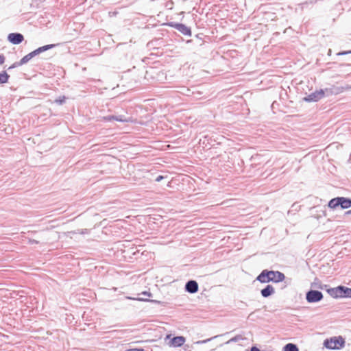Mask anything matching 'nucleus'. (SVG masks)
Returning <instances> with one entry per match:
<instances>
[{
	"label": "nucleus",
	"instance_id": "f257e3e1",
	"mask_svg": "<svg viewBox=\"0 0 351 351\" xmlns=\"http://www.w3.org/2000/svg\"><path fill=\"white\" fill-rule=\"evenodd\" d=\"M284 274L278 271L263 270L256 278L257 280L262 283H267L270 281L274 282H282L285 280Z\"/></svg>",
	"mask_w": 351,
	"mask_h": 351
},
{
	"label": "nucleus",
	"instance_id": "f03ea898",
	"mask_svg": "<svg viewBox=\"0 0 351 351\" xmlns=\"http://www.w3.org/2000/svg\"><path fill=\"white\" fill-rule=\"evenodd\" d=\"M328 206L331 209H336L338 206L346 209L351 207V199L344 197H335L329 201Z\"/></svg>",
	"mask_w": 351,
	"mask_h": 351
},
{
	"label": "nucleus",
	"instance_id": "7ed1b4c3",
	"mask_svg": "<svg viewBox=\"0 0 351 351\" xmlns=\"http://www.w3.org/2000/svg\"><path fill=\"white\" fill-rule=\"evenodd\" d=\"M329 295L333 298H351V289L344 286H338L327 290Z\"/></svg>",
	"mask_w": 351,
	"mask_h": 351
},
{
	"label": "nucleus",
	"instance_id": "20e7f679",
	"mask_svg": "<svg viewBox=\"0 0 351 351\" xmlns=\"http://www.w3.org/2000/svg\"><path fill=\"white\" fill-rule=\"evenodd\" d=\"M345 340L341 337H334L327 339L324 342V346L330 350H339L344 346Z\"/></svg>",
	"mask_w": 351,
	"mask_h": 351
},
{
	"label": "nucleus",
	"instance_id": "39448f33",
	"mask_svg": "<svg viewBox=\"0 0 351 351\" xmlns=\"http://www.w3.org/2000/svg\"><path fill=\"white\" fill-rule=\"evenodd\" d=\"M328 91V88H326L325 90L320 89L319 90H316L304 97V100L307 102L317 101L322 99L325 96V93H327Z\"/></svg>",
	"mask_w": 351,
	"mask_h": 351
},
{
	"label": "nucleus",
	"instance_id": "423d86ee",
	"mask_svg": "<svg viewBox=\"0 0 351 351\" xmlns=\"http://www.w3.org/2000/svg\"><path fill=\"white\" fill-rule=\"evenodd\" d=\"M323 294L321 291L317 290H310L306 294V299L309 303L317 302L322 300Z\"/></svg>",
	"mask_w": 351,
	"mask_h": 351
},
{
	"label": "nucleus",
	"instance_id": "0eeeda50",
	"mask_svg": "<svg viewBox=\"0 0 351 351\" xmlns=\"http://www.w3.org/2000/svg\"><path fill=\"white\" fill-rule=\"evenodd\" d=\"M8 40L14 45H19L23 42L24 37L20 33H10L8 34Z\"/></svg>",
	"mask_w": 351,
	"mask_h": 351
},
{
	"label": "nucleus",
	"instance_id": "6e6552de",
	"mask_svg": "<svg viewBox=\"0 0 351 351\" xmlns=\"http://www.w3.org/2000/svg\"><path fill=\"white\" fill-rule=\"evenodd\" d=\"M171 26L185 36H190L191 35V29L186 26L184 24L175 23L173 25H171Z\"/></svg>",
	"mask_w": 351,
	"mask_h": 351
},
{
	"label": "nucleus",
	"instance_id": "1a4fd4ad",
	"mask_svg": "<svg viewBox=\"0 0 351 351\" xmlns=\"http://www.w3.org/2000/svg\"><path fill=\"white\" fill-rule=\"evenodd\" d=\"M185 290L190 293H195L198 291V284L195 280H189L185 285Z\"/></svg>",
	"mask_w": 351,
	"mask_h": 351
},
{
	"label": "nucleus",
	"instance_id": "9d476101",
	"mask_svg": "<svg viewBox=\"0 0 351 351\" xmlns=\"http://www.w3.org/2000/svg\"><path fill=\"white\" fill-rule=\"evenodd\" d=\"M55 47V45L53 44H51V45H45V46H43V47H38V49H36V50L32 51L29 53V56H31V58H34V56L47 51V50H49L50 49H52Z\"/></svg>",
	"mask_w": 351,
	"mask_h": 351
},
{
	"label": "nucleus",
	"instance_id": "9b49d317",
	"mask_svg": "<svg viewBox=\"0 0 351 351\" xmlns=\"http://www.w3.org/2000/svg\"><path fill=\"white\" fill-rule=\"evenodd\" d=\"M185 342V338L182 336H177L171 339L170 343L173 347H180Z\"/></svg>",
	"mask_w": 351,
	"mask_h": 351
},
{
	"label": "nucleus",
	"instance_id": "f8f14e48",
	"mask_svg": "<svg viewBox=\"0 0 351 351\" xmlns=\"http://www.w3.org/2000/svg\"><path fill=\"white\" fill-rule=\"evenodd\" d=\"M274 288L271 285H267L266 287L263 289L261 291V295L264 298H267L274 293Z\"/></svg>",
	"mask_w": 351,
	"mask_h": 351
},
{
	"label": "nucleus",
	"instance_id": "ddd939ff",
	"mask_svg": "<svg viewBox=\"0 0 351 351\" xmlns=\"http://www.w3.org/2000/svg\"><path fill=\"white\" fill-rule=\"evenodd\" d=\"M104 120L110 121L115 120L120 122H128L129 119L125 118L124 116H107L104 117Z\"/></svg>",
	"mask_w": 351,
	"mask_h": 351
},
{
	"label": "nucleus",
	"instance_id": "4468645a",
	"mask_svg": "<svg viewBox=\"0 0 351 351\" xmlns=\"http://www.w3.org/2000/svg\"><path fill=\"white\" fill-rule=\"evenodd\" d=\"M32 59L31 56H29V53L25 56L19 62L14 63L11 66L9 67V69L14 68L17 66H21L26 64Z\"/></svg>",
	"mask_w": 351,
	"mask_h": 351
},
{
	"label": "nucleus",
	"instance_id": "2eb2a0df",
	"mask_svg": "<svg viewBox=\"0 0 351 351\" xmlns=\"http://www.w3.org/2000/svg\"><path fill=\"white\" fill-rule=\"evenodd\" d=\"M9 77L10 75L5 71L0 73V84L7 83Z\"/></svg>",
	"mask_w": 351,
	"mask_h": 351
},
{
	"label": "nucleus",
	"instance_id": "dca6fc26",
	"mask_svg": "<svg viewBox=\"0 0 351 351\" xmlns=\"http://www.w3.org/2000/svg\"><path fill=\"white\" fill-rule=\"evenodd\" d=\"M284 351H299V350L296 345L289 343L285 345Z\"/></svg>",
	"mask_w": 351,
	"mask_h": 351
},
{
	"label": "nucleus",
	"instance_id": "f3484780",
	"mask_svg": "<svg viewBox=\"0 0 351 351\" xmlns=\"http://www.w3.org/2000/svg\"><path fill=\"white\" fill-rule=\"evenodd\" d=\"M311 287L313 288H318L322 289L324 287V285L321 284V282L316 278L313 282L311 284ZM324 287H326V285H324Z\"/></svg>",
	"mask_w": 351,
	"mask_h": 351
},
{
	"label": "nucleus",
	"instance_id": "a211bd4d",
	"mask_svg": "<svg viewBox=\"0 0 351 351\" xmlns=\"http://www.w3.org/2000/svg\"><path fill=\"white\" fill-rule=\"evenodd\" d=\"M242 339H243V338L242 337L241 335H237V336L232 337V339H230V340H228V341H226V344H229L232 342H237Z\"/></svg>",
	"mask_w": 351,
	"mask_h": 351
},
{
	"label": "nucleus",
	"instance_id": "6ab92c4d",
	"mask_svg": "<svg viewBox=\"0 0 351 351\" xmlns=\"http://www.w3.org/2000/svg\"><path fill=\"white\" fill-rule=\"evenodd\" d=\"M218 337V335L217 336H215L212 338H209V339H205V340H202V341H198L196 342L197 344H203V343H206L208 341H210L211 339H214V338H217Z\"/></svg>",
	"mask_w": 351,
	"mask_h": 351
},
{
	"label": "nucleus",
	"instance_id": "aec40b11",
	"mask_svg": "<svg viewBox=\"0 0 351 351\" xmlns=\"http://www.w3.org/2000/svg\"><path fill=\"white\" fill-rule=\"evenodd\" d=\"M65 97L63 96V97H60L58 99H56V103L58 104H62L63 103H64L65 101Z\"/></svg>",
	"mask_w": 351,
	"mask_h": 351
},
{
	"label": "nucleus",
	"instance_id": "412c9836",
	"mask_svg": "<svg viewBox=\"0 0 351 351\" xmlns=\"http://www.w3.org/2000/svg\"><path fill=\"white\" fill-rule=\"evenodd\" d=\"M350 53H351V50H350V51H343L339 52L337 53V55L338 56H343V55L350 54Z\"/></svg>",
	"mask_w": 351,
	"mask_h": 351
},
{
	"label": "nucleus",
	"instance_id": "4be33fe9",
	"mask_svg": "<svg viewBox=\"0 0 351 351\" xmlns=\"http://www.w3.org/2000/svg\"><path fill=\"white\" fill-rule=\"evenodd\" d=\"M165 178V177L163 176H158L156 178V182H160L162 180H163Z\"/></svg>",
	"mask_w": 351,
	"mask_h": 351
},
{
	"label": "nucleus",
	"instance_id": "5701e85b",
	"mask_svg": "<svg viewBox=\"0 0 351 351\" xmlns=\"http://www.w3.org/2000/svg\"><path fill=\"white\" fill-rule=\"evenodd\" d=\"M5 62V57L3 55H0V65L3 64Z\"/></svg>",
	"mask_w": 351,
	"mask_h": 351
},
{
	"label": "nucleus",
	"instance_id": "b1692460",
	"mask_svg": "<svg viewBox=\"0 0 351 351\" xmlns=\"http://www.w3.org/2000/svg\"><path fill=\"white\" fill-rule=\"evenodd\" d=\"M137 300H139V301H149V300H147V299H145V298H138L136 299ZM150 302H158L156 300H150Z\"/></svg>",
	"mask_w": 351,
	"mask_h": 351
},
{
	"label": "nucleus",
	"instance_id": "393cba45",
	"mask_svg": "<svg viewBox=\"0 0 351 351\" xmlns=\"http://www.w3.org/2000/svg\"><path fill=\"white\" fill-rule=\"evenodd\" d=\"M141 294L144 296H151L152 295L151 293L147 292V291H143Z\"/></svg>",
	"mask_w": 351,
	"mask_h": 351
},
{
	"label": "nucleus",
	"instance_id": "a878e982",
	"mask_svg": "<svg viewBox=\"0 0 351 351\" xmlns=\"http://www.w3.org/2000/svg\"><path fill=\"white\" fill-rule=\"evenodd\" d=\"M126 351H143V350L138 349V348H132V349H128Z\"/></svg>",
	"mask_w": 351,
	"mask_h": 351
},
{
	"label": "nucleus",
	"instance_id": "bb28decb",
	"mask_svg": "<svg viewBox=\"0 0 351 351\" xmlns=\"http://www.w3.org/2000/svg\"><path fill=\"white\" fill-rule=\"evenodd\" d=\"M250 351H260V350L258 348L254 346L251 348Z\"/></svg>",
	"mask_w": 351,
	"mask_h": 351
},
{
	"label": "nucleus",
	"instance_id": "cd10ccee",
	"mask_svg": "<svg viewBox=\"0 0 351 351\" xmlns=\"http://www.w3.org/2000/svg\"><path fill=\"white\" fill-rule=\"evenodd\" d=\"M29 243L33 244V243H38V242L34 239H32V240L29 241Z\"/></svg>",
	"mask_w": 351,
	"mask_h": 351
},
{
	"label": "nucleus",
	"instance_id": "c85d7f7f",
	"mask_svg": "<svg viewBox=\"0 0 351 351\" xmlns=\"http://www.w3.org/2000/svg\"><path fill=\"white\" fill-rule=\"evenodd\" d=\"M351 215V210H348V211H346V212L345 213V215Z\"/></svg>",
	"mask_w": 351,
	"mask_h": 351
}]
</instances>
